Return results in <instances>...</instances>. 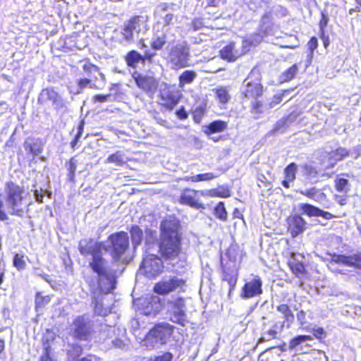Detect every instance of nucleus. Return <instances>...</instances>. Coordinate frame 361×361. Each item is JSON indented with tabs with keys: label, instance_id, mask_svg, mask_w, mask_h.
<instances>
[{
	"label": "nucleus",
	"instance_id": "obj_1",
	"mask_svg": "<svg viewBox=\"0 0 361 361\" xmlns=\"http://www.w3.org/2000/svg\"><path fill=\"white\" fill-rule=\"evenodd\" d=\"M183 234L181 225L176 218L164 219L160 224L158 240L159 256L149 254L143 259L141 267L150 276H157L163 271L161 261H173L182 253Z\"/></svg>",
	"mask_w": 361,
	"mask_h": 361
},
{
	"label": "nucleus",
	"instance_id": "obj_2",
	"mask_svg": "<svg viewBox=\"0 0 361 361\" xmlns=\"http://www.w3.org/2000/svg\"><path fill=\"white\" fill-rule=\"evenodd\" d=\"M4 195L0 193V221L8 219V214L23 217L32 204L30 195L25 188L8 180L5 183Z\"/></svg>",
	"mask_w": 361,
	"mask_h": 361
},
{
	"label": "nucleus",
	"instance_id": "obj_3",
	"mask_svg": "<svg viewBox=\"0 0 361 361\" xmlns=\"http://www.w3.org/2000/svg\"><path fill=\"white\" fill-rule=\"evenodd\" d=\"M102 242H95L92 238H85L80 240L78 250L81 255L92 256V260L89 262V267L97 274L99 280L106 279L109 282L110 286L106 293H111L116 288V276L108 270L106 261L103 257Z\"/></svg>",
	"mask_w": 361,
	"mask_h": 361
},
{
	"label": "nucleus",
	"instance_id": "obj_4",
	"mask_svg": "<svg viewBox=\"0 0 361 361\" xmlns=\"http://www.w3.org/2000/svg\"><path fill=\"white\" fill-rule=\"evenodd\" d=\"M328 267L331 272L344 274V272L336 266H344L361 271V251H356L351 255L328 253Z\"/></svg>",
	"mask_w": 361,
	"mask_h": 361
},
{
	"label": "nucleus",
	"instance_id": "obj_5",
	"mask_svg": "<svg viewBox=\"0 0 361 361\" xmlns=\"http://www.w3.org/2000/svg\"><path fill=\"white\" fill-rule=\"evenodd\" d=\"M240 265L235 257L229 252L226 253V258L221 261V280L229 286L228 295L235 289L239 276Z\"/></svg>",
	"mask_w": 361,
	"mask_h": 361
},
{
	"label": "nucleus",
	"instance_id": "obj_6",
	"mask_svg": "<svg viewBox=\"0 0 361 361\" xmlns=\"http://www.w3.org/2000/svg\"><path fill=\"white\" fill-rule=\"evenodd\" d=\"M168 310L166 314L169 319L182 327H185L189 323L186 312L185 299L179 296L167 302Z\"/></svg>",
	"mask_w": 361,
	"mask_h": 361
},
{
	"label": "nucleus",
	"instance_id": "obj_7",
	"mask_svg": "<svg viewBox=\"0 0 361 361\" xmlns=\"http://www.w3.org/2000/svg\"><path fill=\"white\" fill-rule=\"evenodd\" d=\"M175 326L166 322H159L147 332L145 338L146 345L147 343H156L161 345L166 344L172 336Z\"/></svg>",
	"mask_w": 361,
	"mask_h": 361
},
{
	"label": "nucleus",
	"instance_id": "obj_8",
	"mask_svg": "<svg viewBox=\"0 0 361 361\" xmlns=\"http://www.w3.org/2000/svg\"><path fill=\"white\" fill-rule=\"evenodd\" d=\"M110 243V255L112 259L118 262L129 249V237L126 231H118L108 236Z\"/></svg>",
	"mask_w": 361,
	"mask_h": 361
},
{
	"label": "nucleus",
	"instance_id": "obj_9",
	"mask_svg": "<svg viewBox=\"0 0 361 361\" xmlns=\"http://www.w3.org/2000/svg\"><path fill=\"white\" fill-rule=\"evenodd\" d=\"M71 331L75 339L90 341L94 331L93 322L84 314L78 315L73 320Z\"/></svg>",
	"mask_w": 361,
	"mask_h": 361
},
{
	"label": "nucleus",
	"instance_id": "obj_10",
	"mask_svg": "<svg viewBox=\"0 0 361 361\" xmlns=\"http://www.w3.org/2000/svg\"><path fill=\"white\" fill-rule=\"evenodd\" d=\"M186 286L185 279L173 276L157 282L153 287V291L158 295H166L173 292L184 293Z\"/></svg>",
	"mask_w": 361,
	"mask_h": 361
},
{
	"label": "nucleus",
	"instance_id": "obj_11",
	"mask_svg": "<svg viewBox=\"0 0 361 361\" xmlns=\"http://www.w3.org/2000/svg\"><path fill=\"white\" fill-rule=\"evenodd\" d=\"M264 94V87L259 78L250 74L244 80L241 90V97L245 100H256Z\"/></svg>",
	"mask_w": 361,
	"mask_h": 361
},
{
	"label": "nucleus",
	"instance_id": "obj_12",
	"mask_svg": "<svg viewBox=\"0 0 361 361\" xmlns=\"http://www.w3.org/2000/svg\"><path fill=\"white\" fill-rule=\"evenodd\" d=\"M149 16L135 15L130 18L125 23L123 28V36L127 41H131L134 38L133 31L140 33L142 28L148 29Z\"/></svg>",
	"mask_w": 361,
	"mask_h": 361
},
{
	"label": "nucleus",
	"instance_id": "obj_13",
	"mask_svg": "<svg viewBox=\"0 0 361 361\" xmlns=\"http://www.w3.org/2000/svg\"><path fill=\"white\" fill-rule=\"evenodd\" d=\"M200 195L204 196L205 195V192L185 188L182 190L178 201L180 204L187 205L191 208L204 209L205 206L200 202Z\"/></svg>",
	"mask_w": 361,
	"mask_h": 361
},
{
	"label": "nucleus",
	"instance_id": "obj_14",
	"mask_svg": "<svg viewBox=\"0 0 361 361\" xmlns=\"http://www.w3.org/2000/svg\"><path fill=\"white\" fill-rule=\"evenodd\" d=\"M171 63L175 70L190 66V49L187 44H177L171 50Z\"/></svg>",
	"mask_w": 361,
	"mask_h": 361
},
{
	"label": "nucleus",
	"instance_id": "obj_15",
	"mask_svg": "<svg viewBox=\"0 0 361 361\" xmlns=\"http://www.w3.org/2000/svg\"><path fill=\"white\" fill-rule=\"evenodd\" d=\"M48 101L51 102L56 111L66 108L64 99L53 87L44 88L41 91L37 99L38 104L41 105L45 104Z\"/></svg>",
	"mask_w": 361,
	"mask_h": 361
},
{
	"label": "nucleus",
	"instance_id": "obj_16",
	"mask_svg": "<svg viewBox=\"0 0 361 361\" xmlns=\"http://www.w3.org/2000/svg\"><path fill=\"white\" fill-rule=\"evenodd\" d=\"M23 147L26 152L25 154L29 166L36 163L37 159L39 157L43 152V143L38 138H27L23 143Z\"/></svg>",
	"mask_w": 361,
	"mask_h": 361
},
{
	"label": "nucleus",
	"instance_id": "obj_17",
	"mask_svg": "<svg viewBox=\"0 0 361 361\" xmlns=\"http://www.w3.org/2000/svg\"><path fill=\"white\" fill-rule=\"evenodd\" d=\"M262 293V282L259 276L245 282L243 285L240 297L243 299L254 298Z\"/></svg>",
	"mask_w": 361,
	"mask_h": 361
},
{
	"label": "nucleus",
	"instance_id": "obj_18",
	"mask_svg": "<svg viewBox=\"0 0 361 361\" xmlns=\"http://www.w3.org/2000/svg\"><path fill=\"white\" fill-rule=\"evenodd\" d=\"M287 231L292 238H295L302 233L306 228V222L298 214L290 216L287 218Z\"/></svg>",
	"mask_w": 361,
	"mask_h": 361
},
{
	"label": "nucleus",
	"instance_id": "obj_19",
	"mask_svg": "<svg viewBox=\"0 0 361 361\" xmlns=\"http://www.w3.org/2000/svg\"><path fill=\"white\" fill-rule=\"evenodd\" d=\"M299 209L301 212V214H305L309 217L321 216L326 220L332 219L336 217L333 214L326 211H324L320 208L309 203L300 204Z\"/></svg>",
	"mask_w": 361,
	"mask_h": 361
},
{
	"label": "nucleus",
	"instance_id": "obj_20",
	"mask_svg": "<svg viewBox=\"0 0 361 361\" xmlns=\"http://www.w3.org/2000/svg\"><path fill=\"white\" fill-rule=\"evenodd\" d=\"M160 99L161 105L166 109L171 111L179 103L180 96L176 91L167 89L161 92Z\"/></svg>",
	"mask_w": 361,
	"mask_h": 361
},
{
	"label": "nucleus",
	"instance_id": "obj_21",
	"mask_svg": "<svg viewBox=\"0 0 361 361\" xmlns=\"http://www.w3.org/2000/svg\"><path fill=\"white\" fill-rule=\"evenodd\" d=\"M276 310L282 314L283 322L279 325V331H282L284 327L289 329L295 321V315L290 307L286 303L276 306Z\"/></svg>",
	"mask_w": 361,
	"mask_h": 361
},
{
	"label": "nucleus",
	"instance_id": "obj_22",
	"mask_svg": "<svg viewBox=\"0 0 361 361\" xmlns=\"http://www.w3.org/2000/svg\"><path fill=\"white\" fill-rule=\"evenodd\" d=\"M298 172V165L295 162L288 164L283 169V180L281 185L283 188L288 189L290 188V183H293L296 179Z\"/></svg>",
	"mask_w": 361,
	"mask_h": 361
},
{
	"label": "nucleus",
	"instance_id": "obj_23",
	"mask_svg": "<svg viewBox=\"0 0 361 361\" xmlns=\"http://www.w3.org/2000/svg\"><path fill=\"white\" fill-rule=\"evenodd\" d=\"M134 78L137 87L146 92H152L157 88V82L153 78L138 74Z\"/></svg>",
	"mask_w": 361,
	"mask_h": 361
},
{
	"label": "nucleus",
	"instance_id": "obj_24",
	"mask_svg": "<svg viewBox=\"0 0 361 361\" xmlns=\"http://www.w3.org/2000/svg\"><path fill=\"white\" fill-rule=\"evenodd\" d=\"M219 56L228 62L235 61L238 57V51L235 49V43L231 42L224 46L219 51Z\"/></svg>",
	"mask_w": 361,
	"mask_h": 361
},
{
	"label": "nucleus",
	"instance_id": "obj_25",
	"mask_svg": "<svg viewBox=\"0 0 361 361\" xmlns=\"http://www.w3.org/2000/svg\"><path fill=\"white\" fill-rule=\"evenodd\" d=\"M231 195V187L226 185H218L216 188H212L205 192V195L219 198H228Z\"/></svg>",
	"mask_w": 361,
	"mask_h": 361
},
{
	"label": "nucleus",
	"instance_id": "obj_26",
	"mask_svg": "<svg viewBox=\"0 0 361 361\" xmlns=\"http://www.w3.org/2000/svg\"><path fill=\"white\" fill-rule=\"evenodd\" d=\"M228 128L227 122L222 120H215L209 123L205 126L204 133L207 135L221 133L226 130Z\"/></svg>",
	"mask_w": 361,
	"mask_h": 361
},
{
	"label": "nucleus",
	"instance_id": "obj_27",
	"mask_svg": "<svg viewBox=\"0 0 361 361\" xmlns=\"http://www.w3.org/2000/svg\"><path fill=\"white\" fill-rule=\"evenodd\" d=\"M287 264L292 274L298 278H300L307 274L304 263L295 258L288 261Z\"/></svg>",
	"mask_w": 361,
	"mask_h": 361
},
{
	"label": "nucleus",
	"instance_id": "obj_28",
	"mask_svg": "<svg viewBox=\"0 0 361 361\" xmlns=\"http://www.w3.org/2000/svg\"><path fill=\"white\" fill-rule=\"evenodd\" d=\"M298 66L296 63L293 64L291 66L286 69L279 76L280 82H288L293 80L298 72Z\"/></svg>",
	"mask_w": 361,
	"mask_h": 361
},
{
	"label": "nucleus",
	"instance_id": "obj_29",
	"mask_svg": "<svg viewBox=\"0 0 361 361\" xmlns=\"http://www.w3.org/2000/svg\"><path fill=\"white\" fill-rule=\"evenodd\" d=\"M300 193L306 197L317 202L326 199V195L323 192H319V190L314 187L300 190Z\"/></svg>",
	"mask_w": 361,
	"mask_h": 361
},
{
	"label": "nucleus",
	"instance_id": "obj_30",
	"mask_svg": "<svg viewBox=\"0 0 361 361\" xmlns=\"http://www.w3.org/2000/svg\"><path fill=\"white\" fill-rule=\"evenodd\" d=\"M197 77L192 70L184 71L178 77V87L183 88L185 85L191 84Z\"/></svg>",
	"mask_w": 361,
	"mask_h": 361
},
{
	"label": "nucleus",
	"instance_id": "obj_31",
	"mask_svg": "<svg viewBox=\"0 0 361 361\" xmlns=\"http://www.w3.org/2000/svg\"><path fill=\"white\" fill-rule=\"evenodd\" d=\"M78 161L75 157H71L66 162V168L68 171L67 176L69 182L72 183H75V172L77 169Z\"/></svg>",
	"mask_w": 361,
	"mask_h": 361
},
{
	"label": "nucleus",
	"instance_id": "obj_32",
	"mask_svg": "<svg viewBox=\"0 0 361 361\" xmlns=\"http://www.w3.org/2000/svg\"><path fill=\"white\" fill-rule=\"evenodd\" d=\"M207 110V102L204 101L200 106H196L194 109L191 111V114L192 116V119L195 123H200L203 117L205 116Z\"/></svg>",
	"mask_w": 361,
	"mask_h": 361
},
{
	"label": "nucleus",
	"instance_id": "obj_33",
	"mask_svg": "<svg viewBox=\"0 0 361 361\" xmlns=\"http://www.w3.org/2000/svg\"><path fill=\"white\" fill-rule=\"evenodd\" d=\"M142 55L135 50L128 51L125 56V61L128 66L136 68L139 62H142Z\"/></svg>",
	"mask_w": 361,
	"mask_h": 361
},
{
	"label": "nucleus",
	"instance_id": "obj_34",
	"mask_svg": "<svg viewBox=\"0 0 361 361\" xmlns=\"http://www.w3.org/2000/svg\"><path fill=\"white\" fill-rule=\"evenodd\" d=\"M213 214L216 219L221 221H226L228 220V212L224 202H219L216 204L213 209Z\"/></svg>",
	"mask_w": 361,
	"mask_h": 361
},
{
	"label": "nucleus",
	"instance_id": "obj_35",
	"mask_svg": "<svg viewBox=\"0 0 361 361\" xmlns=\"http://www.w3.org/2000/svg\"><path fill=\"white\" fill-rule=\"evenodd\" d=\"M215 93L216 98L221 104H227L231 99V96L226 87H219L213 90Z\"/></svg>",
	"mask_w": 361,
	"mask_h": 361
},
{
	"label": "nucleus",
	"instance_id": "obj_36",
	"mask_svg": "<svg viewBox=\"0 0 361 361\" xmlns=\"http://www.w3.org/2000/svg\"><path fill=\"white\" fill-rule=\"evenodd\" d=\"M217 176L214 175L213 173L208 172L204 173L197 174L192 176H186L185 178V180L188 182H202V181H209L216 178Z\"/></svg>",
	"mask_w": 361,
	"mask_h": 361
},
{
	"label": "nucleus",
	"instance_id": "obj_37",
	"mask_svg": "<svg viewBox=\"0 0 361 361\" xmlns=\"http://www.w3.org/2000/svg\"><path fill=\"white\" fill-rule=\"evenodd\" d=\"M131 240L134 245L141 244L143 239V231L137 225H133L130 229Z\"/></svg>",
	"mask_w": 361,
	"mask_h": 361
},
{
	"label": "nucleus",
	"instance_id": "obj_38",
	"mask_svg": "<svg viewBox=\"0 0 361 361\" xmlns=\"http://www.w3.org/2000/svg\"><path fill=\"white\" fill-rule=\"evenodd\" d=\"M51 300V297L50 295H43L41 292H37L35 299V310L37 311L43 309L50 302Z\"/></svg>",
	"mask_w": 361,
	"mask_h": 361
},
{
	"label": "nucleus",
	"instance_id": "obj_39",
	"mask_svg": "<svg viewBox=\"0 0 361 361\" xmlns=\"http://www.w3.org/2000/svg\"><path fill=\"white\" fill-rule=\"evenodd\" d=\"M166 38L167 36L166 33L157 35L150 42L151 48L155 51L162 49L166 44Z\"/></svg>",
	"mask_w": 361,
	"mask_h": 361
},
{
	"label": "nucleus",
	"instance_id": "obj_40",
	"mask_svg": "<svg viewBox=\"0 0 361 361\" xmlns=\"http://www.w3.org/2000/svg\"><path fill=\"white\" fill-rule=\"evenodd\" d=\"M334 187L336 191L347 194L350 191L349 180L344 178L336 177Z\"/></svg>",
	"mask_w": 361,
	"mask_h": 361
},
{
	"label": "nucleus",
	"instance_id": "obj_41",
	"mask_svg": "<svg viewBox=\"0 0 361 361\" xmlns=\"http://www.w3.org/2000/svg\"><path fill=\"white\" fill-rule=\"evenodd\" d=\"M80 62H84L82 70L89 78L92 76V73L99 71V68L97 65L92 63L88 58L84 59L80 61Z\"/></svg>",
	"mask_w": 361,
	"mask_h": 361
},
{
	"label": "nucleus",
	"instance_id": "obj_42",
	"mask_svg": "<svg viewBox=\"0 0 361 361\" xmlns=\"http://www.w3.org/2000/svg\"><path fill=\"white\" fill-rule=\"evenodd\" d=\"M350 155V152L343 147H338L331 152V158L335 162L341 161Z\"/></svg>",
	"mask_w": 361,
	"mask_h": 361
},
{
	"label": "nucleus",
	"instance_id": "obj_43",
	"mask_svg": "<svg viewBox=\"0 0 361 361\" xmlns=\"http://www.w3.org/2000/svg\"><path fill=\"white\" fill-rule=\"evenodd\" d=\"M106 162L113 163L116 166H123L125 163L123 153L121 151H117L108 157Z\"/></svg>",
	"mask_w": 361,
	"mask_h": 361
},
{
	"label": "nucleus",
	"instance_id": "obj_44",
	"mask_svg": "<svg viewBox=\"0 0 361 361\" xmlns=\"http://www.w3.org/2000/svg\"><path fill=\"white\" fill-rule=\"evenodd\" d=\"M312 336L310 335H299L293 338L289 341V348L295 349L297 346L302 343L306 341H312Z\"/></svg>",
	"mask_w": 361,
	"mask_h": 361
},
{
	"label": "nucleus",
	"instance_id": "obj_45",
	"mask_svg": "<svg viewBox=\"0 0 361 361\" xmlns=\"http://www.w3.org/2000/svg\"><path fill=\"white\" fill-rule=\"evenodd\" d=\"M85 121L84 120H80L77 128H76V134L74 136V138L71 140L70 145L72 149H75L84 130Z\"/></svg>",
	"mask_w": 361,
	"mask_h": 361
},
{
	"label": "nucleus",
	"instance_id": "obj_46",
	"mask_svg": "<svg viewBox=\"0 0 361 361\" xmlns=\"http://www.w3.org/2000/svg\"><path fill=\"white\" fill-rule=\"evenodd\" d=\"M302 169H303L305 176L307 178L312 179V178H316L318 177L319 172L314 166H311L307 164H305L302 166Z\"/></svg>",
	"mask_w": 361,
	"mask_h": 361
},
{
	"label": "nucleus",
	"instance_id": "obj_47",
	"mask_svg": "<svg viewBox=\"0 0 361 361\" xmlns=\"http://www.w3.org/2000/svg\"><path fill=\"white\" fill-rule=\"evenodd\" d=\"M13 264L18 271L25 269L26 262L24 259V255L16 254L13 257Z\"/></svg>",
	"mask_w": 361,
	"mask_h": 361
},
{
	"label": "nucleus",
	"instance_id": "obj_48",
	"mask_svg": "<svg viewBox=\"0 0 361 361\" xmlns=\"http://www.w3.org/2000/svg\"><path fill=\"white\" fill-rule=\"evenodd\" d=\"M300 114V112L292 111L287 116L282 118L280 121H279L278 124L281 126L288 125L296 121Z\"/></svg>",
	"mask_w": 361,
	"mask_h": 361
},
{
	"label": "nucleus",
	"instance_id": "obj_49",
	"mask_svg": "<svg viewBox=\"0 0 361 361\" xmlns=\"http://www.w3.org/2000/svg\"><path fill=\"white\" fill-rule=\"evenodd\" d=\"M278 324H275L272 329H269L264 333V336L261 338L262 341H267L278 338V334L279 331H277Z\"/></svg>",
	"mask_w": 361,
	"mask_h": 361
},
{
	"label": "nucleus",
	"instance_id": "obj_50",
	"mask_svg": "<svg viewBox=\"0 0 361 361\" xmlns=\"http://www.w3.org/2000/svg\"><path fill=\"white\" fill-rule=\"evenodd\" d=\"M250 111L254 114H261L263 112V102L257 99L253 100Z\"/></svg>",
	"mask_w": 361,
	"mask_h": 361
},
{
	"label": "nucleus",
	"instance_id": "obj_51",
	"mask_svg": "<svg viewBox=\"0 0 361 361\" xmlns=\"http://www.w3.org/2000/svg\"><path fill=\"white\" fill-rule=\"evenodd\" d=\"M307 49L309 51V54L311 57H312L314 51L318 47V40L316 37H310V40L308 41L307 44Z\"/></svg>",
	"mask_w": 361,
	"mask_h": 361
},
{
	"label": "nucleus",
	"instance_id": "obj_52",
	"mask_svg": "<svg viewBox=\"0 0 361 361\" xmlns=\"http://www.w3.org/2000/svg\"><path fill=\"white\" fill-rule=\"evenodd\" d=\"M173 355L171 352H164L161 355L154 356L149 361H172Z\"/></svg>",
	"mask_w": 361,
	"mask_h": 361
},
{
	"label": "nucleus",
	"instance_id": "obj_53",
	"mask_svg": "<svg viewBox=\"0 0 361 361\" xmlns=\"http://www.w3.org/2000/svg\"><path fill=\"white\" fill-rule=\"evenodd\" d=\"M55 337L51 336L50 338H43L42 343L43 345V352H51V343L54 341Z\"/></svg>",
	"mask_w": 361,
	"mask_h": 361
},
{
	"label": "nucleus",
	"instance_id": "obj_54",
	"mask_svg": "<svg viewBox=\"0 0 361 361\" xmlns=\"http://www.w3.org/2000/svg\"><path fill=\"white\" fill-rule=\"evenodd\" d=\"M312 334L314 338L322 340L326 336V332L323 327L317 326L312 329Z\"/></svg>",
	"mask_w": 361,
	"mask_h": 361
},
{
	"label": "nucleus",
	"instance_id": "obj_55",
	"mask_svg": "<svg viewBox=\"0 0 361 361\" xmlns=\"http://www.w3.org/2000/svg\"><path fill=\"white\" fill-rule=\"evenodd\" d=\"M77 85L80 89H84L87 86H90V87H94V85L91 84V79L89 78H80L77 81Z\"/></svg>",
	"mask_w": 361,
	"mask_h": 361
},
{
	"label": "nucleus",
	"instance_id": "obj_56",
	"mask_svg": "<svg viewBox=\"0 0 361 361\" xmlns=\"http://www.w3.org/2000/svg\"><path fill=\"white\" fill-rule=\"evenodd\" d=\"M283 96H284V93H279V94H274L271 99V102L269 103V106L272 108V107L275 106L276 105L280 104L283 100Z\"/></svg>",
	"mask_w": 361,
	"mask_h": 361
},
{
	"label": "nucleus",
	"instance_id": "obj_57",
	"mask_svg": "<svg viewBox=\"0 0 361 361\" xmlns=\"http://www.w3.org/2000/svg\"><path fill=\"white\" fill-rule=\"evenodd\" d=\"M329 23V18L324 13H322V16L319 23V32H325V28Z\"/></svg>",
	"mask_w": 361,
	"mask_h": 361
},
{
	"label": "nucleus",
	"instance_id": "obj_58",
	"mask_svg": "<svg viewBox=\"0 0 361 361\" xmlns=\"http://www.w3.org/2000/svg\"><path fill=\"white\" fill-rule=\"evenodd\" d=\"M175 114L180 120H185L188 117V114L184 106H181L178 109H177Z\"/></svg>",
	"mask_w": 361,
	"mask_h": 361
},
{
	"label": "nucleus",
	"instance_id": "obj_59",
	"mask_svg": "<svg viewBox=\"0 0 361 361\" xmlns=\"http://www.w3.org/2000/svg\"><path fill=\"white\" fill-rule=\"evenodd\" d=\"M334 200L339 205L344 206L348 202V195L345 193L343 195H335Z\"/></svg>",
	"mask_w": 361,
	"mask_h": 361
},
{
	"label": "nucleus",
	"instance_id": "obj_60",
	"mask_svg": "<svg viewBox=\"0 0 361 361\" xmlns=\"http://www.w3.org/2000/svg\"><path fill=\"white\" fill-rule=\"evenodd\" d=\"M297 319L301 325H304L306 323V312L301 310L297 312Z\"/></svg>",
	"mask_w": 361,
	"mask_h": 361
},
{
	"label": "nucleus",
	"instance_id": "obj_61",
	"mask_svg": "<svg viewBox=\"0 0 361 361\" xmlns=\"http://www.w3.org/2000/svg\"><path fill=\"white\" fill-rule=\"evenodd\" d=\"M156 56V53L151 52L149 51H146L142 56V63H145V61H148L149 62H151L152 61V59Z\"/></svg>",
	"mask_w": 361,
	"mask_h": 361
},
{
	"label": "nucleus",
	"instance_id": "obj_62",
	"mask_svg": "<svg viewBox=\"0 0 361 361\" xmlns=\"http://www.w3.org/2000/svg\"><path fill=\"white\" fill-rule=\"evenodd\" d=\"M191 26L193 30L196 31L201 29L203 27V23L201 19L195 18L192 21Z\"/></svg>",
	"mask_w": 361,
	"mask_h": 361
},
{
	"label": "nucleus",
	"instance_id": "obj_63",
	"mask_svg": "<svg viewBox=\"0 0 361 361\" xmlns=\"http://www.w3.org/2000/svg\"><path fill=\"white\" fill-rule=\"evenodd\" d=\"M76 361H100V358L95 355H88L86 357L78 359Z\"/></svg>",
	"mask_w": 361,
	"mask_h": 361
},
{
	"label": "nucleus",
	"instance_id": "obj_64",
	"mask_svg": "<svg viewBox=\"0 0 361 361\" xmlns=\"http://www.w3.org/2000/svg\"><path fill=\"white\" fill-rule=\"evenodd\" d=\"M51 352H43L39 361H55L51 356Z\"/></svg>",
	"mask_w": 361,
	"mask_h": 361
}]
</instances>
